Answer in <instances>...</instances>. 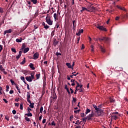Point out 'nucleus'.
Listing matches in <instances>:
<instances>
[{"instance_id":"1","label":"nucleus","mask_w":128,"mask_h":128,"mask_svg":"<svg viewBox=\"0 0 128 128\" xmlns=\"http://www.w3.org/2000/svg\"><path fill=\"white\" fill-rule=\"evenodd\" d=\"M104 114V111L100 108H99V109L96 110L95 112V116L96 118L98 116H102Z\"/></svg>"},{"instance_id":"2","label":"nucleus","mask_w":128,"mask_h":128,"mask_svg":"<svg viewBox=\"0 0 128 128\" xmlns=\"http://www.w3.org/2000/svg\"><path fill=\"white\" fill-rule=\"evenodd\" d=\"M47 16L46 18V22L49 24V26H52V20H50V17L48 16V14H47Z\"/></svg>"},{"instance_id":"3","label":"nucleus","mask_w":128,"mask_h":128,"mask_svg":"<svg viewBox=\"0 0 128 128\" xmlns=\"http://www.w3.org/2000/svg\"><path fill=\"white\" fill-rule=\"evenodd\" d=\"M97 40H100V42H108L110 40V38L108 37H102V38H98Z\"/></svg>"},{"instance_id":"4","label":"nucleus","mask_w":128,"mask_h":128,"mask_svg":"<svg viewBox=\"0 0 128 128\" xmlns=\"http://www.w3.org/2000/svg\"><path fill=\"white\" fill-rule=\"evenodd\" d=\"M94 117V111H92V113L90 114H89L88 116H87L88 120H92V118Z\"/></svg>"},{"instance_id":"5","label":"nucleus","mask_w":128,"mask_h":128,"mask_svg":"<svg viewBox=\"0 0 128 128\" xmlns=\"http://www.w3.org/2000/svg\"><path fill=\"white\" fill-rule=\"evenodd\" d=\"M96 28L100 30H104V32H107L108 30L106 28L104 27V26H98Z\"/></svg>"},{"instance_id":"6","label":"nucleus","mask_w":128,"mask_h":128,"mask_svg":"<svg viewBox=\"0 0 128 128\" xmlns=\"http://www.w3.org/2000/svg\"><path fill=\"white\" fill-rule=\"evenodd\" d=\"M26 98L27 102L30 103V92H27Z\"/></svg>"},{"instance_id":"7","label":"nucleus","mask_w":128,"mask_h":128,"mask_svg":"<svg viewBox=\"0 0 128 128\" xmlns=\"http://www.w3.org/2000/svg\"><path fill=\"white\" fill-rule=\"evenodd\" d=\"M88 8L91 10V12H94V10H96V7L92 6V5L88 6Z\"/></svg>"},{"instance_id":"8","label":"nucleus","mask_w":128,"mask_h":128,"mask_svg":"<svg viewBox=\"0 0 128 128\" xmlns=\"http://www.w3.org/2000/svg\"><path fill=\"white\" fill-rule=\"evenodd\" d=\"M38 56H40V54L38 52H36L33 55L34 60H36L38 58Z\"/></svg>"},{"instance_id":"9","label":"nucleus","mask_w":128,"mask_h":128,"mask_svg":"<svg viewBox=\"0 0 128 128\" xmlns=\"http://www.w3.org/2000/svg\"><path fill=\"white\" fill-rule=\"evenodd\" d=\"M26 80H27V82H32V77H30V76H26Z\"/></svg>"},{"instance_id":"10","label":"nucleus","mask_w":128,"mask_h":128,"mask_svg":"<svg viewBox=\"0 0 128 128\" xmlns=\"http://www.w3.org/2000/svg\"><path fill=\"white\" fill-rule=\"evenodd\" d=\"M22 51H20L18 55L16 56V58L18 60H20V58L22 56Z\"/></svg>"},{"instance_id":"11","label":"nucleus","mask_w":128,"mask_h":128,"mask_svg":"<svg viewBox=\"0 0 128 128\" xmlns=\"http://www.w3.org/2000/svg\"><path fill=\"white\" fill-rule=\"evenodd\" d=\"M116 8H118L119 10H124V12H126V8H124V7H122L121 6H117Z\"/></svg>"},{"instance_id":"12","label":"nucleus","mask_w":128,"mask_h":128,"mask_svg":"<svg viewBox=\"0 0 128 128\" xmlns=\"http://www.w3.org/2000/svg\"><path fill=\"white\" fill-rule=\"evenodd\" d=\"M58 41L56 40V39L54 38L53 40V46H58Z\"/></svg>"},{"instance_id":"13","label":"nucleus","mask_w":128,"mask_h":128,"mask_svg":"<svg viewBox=\"0 0 128 128\" xmlns=\"http://www.w3.org/2000/svg\"><path fill=\"white\" fill-rule=\"evenodd\" d=\"M12 32V29H9L8 30H6L4 32V34H10Z\"/></svg>"},{"instance_id":"14","label":"nucleus","mask_w":128,"mask_h":128,"mask_svg":"<svg viewBox=\"0 0 128 128\" xmlns=\"http://www.w3.org/2000/svg\"><path fill=\"white\" fill-rule=\"evenodd\" d=\"M14 86L16 88V90H18L19 94H21L22 92H20V88L18 87V84H14Z\"/></svg>"},{"instance_id":"15","label":"nucleus","mask_w":128,"mask_h":128,"mask_svg":"<svg viewBox=\"0 0 128 128\" xmlns=\"http://www.w3.org/2000/svg\"><path fill=\"white\" fill-rule=\"evenodd\" d=\"M26 43H23L22 46V48L20 50V51L22 52L24 48H26Z\"/></svg>"},{"instance_id":"16","label":"nucleus","mask_w":128,"mask_h":128,"mask_svg":"<svg viewBox=\"0 0 128 128\" xmlns=\"http://www.w3.org/2000/svg\"><path fill=\"white\" fill-rule=\"evenodd\" d=\"M84 32V30L82 29L80 30H79L78 32L76 33V35L80 36V34H82Z\"/></svg>"},{"instance_id":"17","label":"nucleus","mask_w":128,"mask_h":128,"mask_svg":"<svg viewBox=\"0 0 128 128\" xmlns=\"http://www.w3.org/2000/svg\"><path fill=\"white\" fill-rule=\"evenodd\" d=\"M54 20L55 22L56 20H58V14H56V13H54Z\"/></svg>"},{"instance_id":"18","label":"nucleus","mask_w":128,"mask_h":128,"mask_svg":"<svg viewBox=\"0 0 128 128\" xmlns=\"http://www.w3.org/2000/svg\"><path fill=\"white\" fill-rule=\"evenodd\" d=\"M29 66H30V68H32L33 70H36V68H34V64L32 63H30Z\"/></svg>"},{"instance_id":"19","label":"nucleus","mask_w":128,"mask_h":128,"mask_svg":"<svg viewBox=\"0 0 128 128\" xmlns=\"http://www.w3.org/2000/svg\"><path fill=\"white\" fill-rule=\"evenodd\" d=\"M29 104H30V105L29 106L31 108H34V103L32 102H32L30 101V102H29Z\"/></svg>"},{"instance_id":"20","label":"nucleus","mask_w":128,"mask_h":128,"mask_svg":"<svg viewBox=\"0 0 128 128\" xmlns=\"http://www.w3.org/2000/svg\"><path fill=\"white\" fill-rule=\"evenodd\" d=\"M30 50V48H26L24 49V54H26Z\"/></svg>"},{"instance_id":"21","label":"nucleus","mask_w":128,"mask_h":128,"mask_svg":"<svg viewBox=\"0 0 128 128\" xmlns=\"http://www.w3.org/2000/svg\"><path fill=\"white\" fill-rule=\"evenodd\" d=\"M2 58H3V60H6V53L4 52L2 54Z\"/></svg>"},{"instance_id":"22","label":"nucleus","mask_w":128,"mask_h":128,"mask_svg":"<svg viewBox=\"0 0 128 128\" xmlns=\"http://www.w3.org/2000/svg\"><path fill=\"white\" fill-rule=\"evenodd\" d=\"M82 8L83 9L84 12V10H86V12H90V10H88V8H86L85 7L82 6Z\"/></svg>"},{"instance_id":"23","label":"nucleus","mask_w":128,"mask_h":128,"mask_svg":"<svg viewBox=\"0 0 128 128\" xmlns=\"http://www.w3.org/2000/svg\"><path fill=\"white\" fill-rule=\"evenodd\" d=\"M66 66H68V68H72V65L70 63L66 62Z\"/></svg>"},{"instance_id":"24","label":"nucleus","mask_w":128,"mask_h":128,"mask_svg":"<svg viewBox=\"0 0 128 128\" xmlns=\"http://www.w3.org/2000/svg\"><path fill=\"white\" fill-rule=\"evenodd\" d=\"M30 78L32 80H34V72H33L32 74H31Z\"/></svg>"},{"instance_id":"25","label":"nucleus","mask_w":128,"mask_h":128,"mask_svg":"<svg viewBox=\"0 0 128 128\" xmlns=\"http://www.w3.org/2000/svg\"><path fill=\"white\" fill-rule=\"evenodd\" d=\"M75 82L77 86H76V90H78V88H80V84L77 81H75Z\"/></svg>"},{"instance_id":"26","label":"nucleus","mask_w":128,"mask_h":128,"mask_svg":"<svg viewBox=\"0 0 128 128\" xmlns=\"http://www.w3.org/2000/svg\"><path fill=\"white\" fill-rule=\"evenodd\" d=\"M111 118H114V120H116V119L118 118V117L116 116H111Z\"/></svg>"},{"instance_id":"27","label":"nucleus","mask_w":128,"mask_h":128,"mask_svg":"<svg viewBox=\"0 0 128 128\" xmlns=\"http://www.w3.org/2000/svg\"><path fill=\"white\" fill-rule=\"evenodd\" d=\"M16 42H22V38H20V39L17 38L16 39Z\"/></svg>"},{"instance_id":"28","label":"nucleus","mask_w":128,"mask_h":128,"mask_svg":"<svg viewBox=\"0 0 128 128\" xmlns=\"http://www.w3.org/2000/svg\"><path fill=\"white\" fill-rule=\"evenodd\" d=\"M52 98H53V100H56V93L53 94Z\"/></svg>"},{"instance_id":"29","label":"nucleus","mask_w":128,"mask_h":128,"mask_svg":"<svg viewBox=\"0 0 128 128\" xmlns=\"http://www.w3.org/2000/svg\"><path fill=\"white\" fill-rule=\"evenodd\" d=\"M90 112V110L88 108L86 110V112H85L86 114H88Z\"/></svg>"},{"instance_id":"30","label":"nucleus","mask_w":128,"mask_h":128,"mask_svg":"<svg viewBox=\"0 0 128 128\" xmlns=\"http://www.w3.org/2000/svg\"><path fill=\"white\" fill-rule=\"evenodd\" d=\"M26 64V58H24L23 60L21 62L20 64Z\"/></svg>"},{"instance_id":"31","label":"nucleus","mask_w":128,"mask_h":128,"mask_svg":"<svg viewBox=\"0 0 128 128\" xmlns=\"http://www.w3.org/2000/svg\"><path fill=\"white\" fill-rule=\"evenodd\" d=\"M32 2L34 4H36L38 2V0H31Z\"/></svg>"},{"instance_id":"32","label":"nucleus","mask_w":128,"mask_h":128,"mask_svg":"<svg viewBox=\"0 0 128 128\" xmlns=\"http://www.w3.org/2000/svg\"><path fill=\"white\" fill-rule=\"evenodd\" d=\"M25 116H32V114L30 112H28V114H25Z\"/></svg>"},{"instance_id":"33","label":"nucleus","mask_w":128,"mask_h":128,"mask_svg":"<svg viewBox=\"0 0 128 128\" xmlns=\"http://www.w3.org/2000/svg\"><path fill=\"white\" fill-rule=\"evenodd\" d=\"M11 50L12 52H14L15 54L16 53V50L15 48H12Z\"/></svg>"},{"instance_id":"34","label":"nucleus","mask_w":128,"mask_h":128,"mask_svg":"<svg viewBox=\"0 0 128 128\" xmlns=\"http://www.w3.org/2000/svg\"><path fill=\"white\" fill-rule=\"evenodd\" d=\"M93 108H95L96 110H97L100 108H98V106H96V104H93Z\"/></svg>"},{"instance_id":"35","label":"nucleus","mask_w":128,"mask_h":128,"mask_svg":"<svg viewBox=\"0 0 128 128\" xmlns=\"http://www.w3.org/2000/svg\"><path fill=\"white\" fill-rule=\"evenodd\" d=\"M100 50L102 52H106V50H104L102 46H100Z\"/></svg>"},{"instance_id":"36","label":"nucleus","mask_w":128,"mask_h":128,"mask_svg":"<svg viewBox=\"0 0 128 128\" xmlns=\"http://www.w3.org/2000/svg\"><path fill=\"white\" fill-rule=\"evenodd\" d=\"M23 106H24V104L21 103L20 104V110H22L24 109Z\"/></svg>"},{"instance_id":"37","label":"nucleus","mask_w":128,"mask_h":128,"mask_svg":"<svg viewBox=\"0 0 128 128\" xmlns=\"http://www.w3.org/2000/svg\"><path fill=\"white\" fill-rule=\"evenodd\" d=\"M76 102V98L72 97V102Z\"/></svg>"},{"instance_id":"38","label":"nucleus","mask_w":128,"mask_h":128,"mask_svg":"<svg viewBox=\"0 0 128 128\" xmlns=\"http://www.w3.org/2000/svg\"><path fill=\"white\" fill-rule=\"evenodd\" d=\"M25 120H26V122H30V119L26 116L25 117Z\"/></svg>"},{"instance_id":"39","label":"nucleus","mask_w":128,"mask_h":128,"mask_svg":"<svg viewBox=\"0 0 128 128\" xmlns=\"http://www.w3.org/2000/svg\"><path fill=\"white\" fill-rule=\"evenodd\" d=\"M10 82L12 86H14V84H16V83H14V81L12 80V79H11L10 80Z\"/></svg>"},{"instance_id":"40","label":"nucleus","mask_w":128,"mask_h":128,"mask_svg":"<svg viewBox=\"0 0 128 128\" xmlns=\"http://www.w3.org/2000/svg\"><path fill=\"white\" fill-rule=\"evenodd\" d=\"M86 120H88L87 117H85L84 118H82V121L84 122H86Z\"/></svg>"},{"instance_id":"41","label":"nucleus","mask_w":128,"mask_h":128,"mask_svg":"<svg viewBox=\"0 0 128 128\" xmlns=\"http://www.w3.org/2000/svg\"><path fill=\"white\" fill-rule=\"evenodd\" d=\"M42 110H44V107H42V106L40 108V114H42Z\"/></svg>"},{"instance_id":"42","label":"nucleus","mask_w":128,"mask_h":128,"mask_svg":"<svg viewBox=\"0 0 128 128\" xmlns=\"http://www.w3.org/2000/svg\"><path fill=\"white\" fill-rule=\"evenodd\" d=\"M74 22H76V20H73L72 21V24H73V30H74V28H76V26H74Z\"/></svg>"},{"instance_id":"43","label":"nucleus","mask_w":128,"mask_h":128,"mask_svg":"<svg viewBox=\"0 0 128 128\" xmlns=\"http://www.w3.org/2000/svg\"><path fill=\"white\" fill-rule=\"evenodd\" d=\"M40 74H36V80H38V78H40Z\"/></svg>"},{"instance_id":"44","label":"nucleus","mask_w":128,"mask_h":128,"mask_svg":"<svg viewBox=\"0 0 128 128\" xmlns=\"http://www.w3.org/2000/svg\"><path fill=\"white\" fill-rule=\"evenodd\" d=\"M5 119L8 122V120H10V117L8 116H5Z\"/></svg>"},{"instance_id":"45","label":"nucleus","mask_w":128,"mask_h":128,"mask_svg":"<svg viewBox=\"0 0 128 128\" xmlns=\"http://www.w3.org/2000/svg\"><path fill=\"white\" fill-rule=\"evenodd\" d=\"M79 112H80V110H74V114H78Z\"/></svg>"},{"instance_id":"46","label":"nucleus","mask_w":128,"mask_h":128,"mask_svg":"<svg viewBox=\"0 0 128 128\" xmlns=\"http://www.w3.org/2000/svg\"><path fill=\"white\" fill-rule=\"evenodd\" d=\"M49 28L50 26H48L47 24L44 26V28H45L46 30H48V28Z\"/></svg>"},{"instance_id":"47","label":"nucleus","mask_w":128,"mask_h":128,"mask_svg":"<svg viewBox=\"0 0 128 128\" xmlns=\"http://www.w3.org/2000/svg\"><path fill=\"white\" fill-rule=\"evenodd\" d=\"M54 32H55V30H54L53 31H52L51 33V36H54Z\"/></svg>"},{"instance_id":"48","label":"nucleus","mask_w":128,"mask_h":128,"mask_svg":"<svg viewBox=\"0 0 128 128\" xmlns=\"http://www.w3.org/2000/svg\"><path fill=\"white\" fill-rule=\"evenodd\" d=\"M114 102H115L114 100L112 98H110V102L114 103Z\"/></svg>"},{"instance_id":"49","label":"nucleus","mask_w":128,"mask_h":128,"mask_svg":"<svg viewBox=\"0 0 128 128\" xmlns=\"http://www.w3.org/2000/svg\"><path fill=\"white\" fill-rule=\"evenodd\" d=\"M56 54L57 56H62V54H60V52H56Z\"/></svg>"},{"instance_id":"50","label":"nucleus","mask_w":128,"mask_h":128,"mask_svg":"<svg viewBox=\"0 0 128 128\" xmlns=\"http://www.w3.org/2000/svg\"><path fill=\"white\" fill-rule=\"evenodd\" d=\"M20 80H22V82H24L25 80H24V76H21V77H20Z\"/></svg>"},{"instance_id":"51","label":"nucleus","mask_w":128,"mask_h":128,"mask_svg":"<svg viewBox=\"0 0 128 128\" xmlns=\"http://www.w3.org/2000/svg\"><path fill=\"white\" fill-rule=\"evenodd\" d=\"M10 88V86H8V85H7L6 86V92H8V89Z\"/></svg>"},{"instance_id":"52","label":"nucleus","mask_w":128,"mask_h":128,"mask_svg":"<svg viewBox=\"0 0 128 128\" xmlns=\"http://www.w3.org/2000/svg\"><path fill=\"white\" fill-rule=\"evenodd\" d=\"M27 110H28V112H30V111H32V109L30 108L29 107H28L27 108Z\"/></svg>"},{"instance_id":"53","label":"nucleus","mask_w":128,"mask_h":128,"mask_svg":"<svg viewBox=\"0 0 128 128\" xmlns=\"http://www.w3.org/2000/svg\"><path fill=\"white\" fill-rule=\"evenodd\" d=\"M0 12L2 13L4 12V8L0 7Z\"/></svg>"},{"instance_id":"54","label":"nucleus","mask_w":128,"mask_h":128,"mask_svg":"<svg viewBox=\"0 0 128 128\" xmlns=\"http://www.w3.org/2000/svg\"><path fill=\"white\" fill-rule=\"evenodd\" d=\"M66 90L67 92H68V94H70V90H68V88L66 89Z\"/></svg>"},{"instance_id":"55","label":"nucleus","mask_w":128,"mask_h":128,"mask_svg":"<svg viewBox=\"0 0 128 128\" xmlns=\"http://www.w3.org/2000/svg\"><path fill=\"white\" fill-rule=\"evenodd\" d=\"M14 118H15V120H18V115H15L14 116Z\"/></svg>"},{"instance_id":"56","label":"nucleus","mask_w":128,"mask_h":128,"mask_svg":"<svg viewBox=\"0 0 128 128\" xmlns=\"http://www.w3.org/2000/svg\"><path fill=\"white\" fill-rule=\"evenodd\" d=\"M2 88L0 86V94H2Z\"/></svg>"},{"instance_id":"57","label":"nucleus","mask_w":128,"mask_h":128,"mask_svg":"<svg viewBox=\"0 0 128 128\" xmlns=\"http://www.w3.org/2000/svg\"><path fill=\"white\" fill-rule=\"evenodd\" d=\"M72 118H74V116H72L70 117V122H72Z\"/></svg>"},{"instance_id":"58","label":"nucleus","mask_w":128,"mask_h":128,"mask_svg":"<svg viewBox=\"0 0 128 128\" xmlns=\"http://www.w3.org/2000/svg\"><path fill=\"white\" fill-rule=\"evenodd\" d=\"M3 100H4V102L5 104H8V100H6V99L4 98Z\"/></svg>"},{"instance_id":"59","label":"nucleus","mask_w":128,"mask_h":128,"mask_svg":"<svg viewBox=\"0 0 128 128\" xmlns=\"http://www.w3.org/2000/svg\"><path fill=\"white\" fill-rule=\"evenodd\" d=\"M12 112L13 114H16V110H13L12 111Z\"/></svg>"},{"instance_id":"60","label":"nucleus","mask_w":128,"mask_h":128,"mask_svg":"<svg viewBox=\"0 0 128 128\" xmlns=\"http://www.w3.org/2000/svg\"><path fill=\"white\" fill-rule=\"evenodd\" d=\"M46 119L44 118L42 120V124H46Z\"/></svg>"},{"instance_id":"61","label":"nucleus","mask_w":128,"mask_h":128,"mask_svg":"<svg viewBox=\"0 0 128 128\" xmlns=\"http://www.w3.org/2000/svg\"><path fill=\"white\" fill-rule=\"evenodd\" d=\"M76 82V80H70L71 82L74 83V82Z\"/></svg>"},{"instance_id":"62","label":"nucleus","mask_w":128,"mask_h":128,"mask_svg":"<svg viewBox=\"0 0 128 128\" xmlns=\"http://www.w3.org/2000/svg\"><path fill=\"white\" fill-rule=\"evenodd\" d=\"M52 126H56V123H54V121H52L51 123Z\"/></svg>"},{"instance_id":"63","label":"nucleus","mask_w":128,"mask_h":128,"mask_svg":"<svg viewBox=\"0 0 128 128\" xmlns=\"http://www.w3.org/2000/svg\"><path fill=\"white\" fill-rule=\"evenodd\" d=\"M81 118H84V113H81Z\"/></svg>"},{"instance_id":"64","label":"nucleus","mask_w":128,"mask_h":128,"mask_svg":"<svg viewBox=\"0 0 128 128\" xmlns=\"http://www.w3.org/2000/svg\"><path fill=\"white\" fill-rule=\"evenodd\" d=\"M115 20H120V16H116Z\"/></svg>"}]
</instances>
